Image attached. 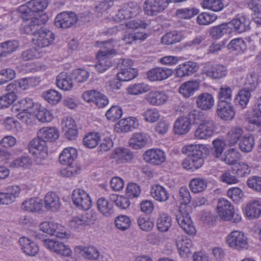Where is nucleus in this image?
I'll return each mask as SVG.
<instances>
[{"label":"nucleus","instance_id":"9d476101","mask_svg":"<svg viewBox=\"0 0 261 261\" xmlns=\"http://www.w3.org/2000/svg\"><path fill=\"white\" fill-rule=\"evenodd\" d=\"M226 242L232 248L241 250L248 247L247 238L244 233L236 230L231 232L227 237Z\"/></svg>","mask_w":261,"mask_h":261},{"label":"nucleus","instance_id":"4468645a","mask_svg":"<svg viewBox=\"0 0 261 261\" xmlns=\"http://www.w3.org/2000/svg\"><path fill=\"white\" fill-rule=\"evenodd\" d=\"M168 0H146L144 10L148 15H156L163 11L168 6Z\"/></svg>","mask_w":261,"mask_h":261},{"label":"nucleus","instance_id":"f257e3e1","mask_svg":"<svg viewBox=\"0 0 261 261\" xmlns=\"http://www.w3.org/2000/svg\"><path fill=\"white\" fill-rule=\"evenodd\" d=\"M182 151L190 157L198 169L204 163V157L206 155L207 148L203 145L190 144L183 147Z\"/></svg>","mask_w":261,"mask_h":261},{"label":"nucleus","instance_id":"5fc2aeb1","mask_svg":"<svg viewBox=\"0 0 261 261\" xmlns=\"http://www.w3.org/2000/svg\"><path fill=\"white\" fill-rule=\"evenodd\" d=\"M18 47V42L15 40L7 41L0 44V57H6L15 51Z\"/></svg>","mask_w":261,"mask_h":261},{"label":"nucleus","instance_id":"37998d69","mask_svg":"<svg viewBox=\"0 0 261 261\" xmlns=\"http://www.w3.org/2000/svg\"><path fill=\"white\" fill-rule=\"evenodd\" d=\"M176 246L180 256H187L191 254V248L192 247V241L187 237L179 239L176 241Z\"/></svg>","mask_w":261,"mask_h":261},{"label":"nucleus","instance_id":"0e129e2a","mask_svg":"<svg viewBox=\"0 0 261 261\" xmlns=\"http://www.w3.org/2000/svg\"><path fill=\"white\" fill-rule=\"evenodd\" d=\"M258 84L257 75L254 71L250 72L247 76L244 88L252 92L256 89Z\"/></svg>","mask_w":261,"mask_h":261},{"label":"nucleus","instance_id":"5701e85b","mask_svg":"<svg viewBox=\"0 0 261 261\" xmlns=\"http://www.w3.org/2000/svg\"><path fill=\"white\" fill-rule=\"evenodd\" d=\"M37 136L46 143L47 142H54L57 140L59 132L54 127H44L38 130Z\"/></svg>","mask_w":261,"mask_h":261},{"label":"nucleus","instance_id":"c756f323","mask_svg":"<svg viewBox=\"0 0 261 261\" xmlns=\"http://www.w3.org/2000/svg\"><path fill=\"white\" fill-rule=\"evenodd\" d=\"M19 242L22 250L27 255L35 256L39 252V246L28 238L24 237L20 238Z\"/></svg>","mask_w":261,"mask_h":261},{"label":"nucleus","instance_id":"c9c22d12","mask_svg":"<svg viewBox=\"0 0 261 261\" xmlns=\"http://www.w3.org/2000/svg\"><path fill=\"white\" fill-rule=\"evenodd\" d=\"M44 203L46 208L53 211L59 209L61 201L59 196L55 193L48 192L44 198Z\"/></svg>","mask_w":261,"mask_h":261},{"label":"nucleus","instance_id":"69168bd1","mask_svg":"<svg viewBox=\"0 0 261 261\" xmlns=\"http://www.w3.org/2000/svg\"><path fill=\"white\" fill-rule=\"evenodd\" d=\"M110 197L116 205L121 209L126 210L130 205V202L128 197L117 195H111Z\"/></svg>","mask_w":261,"mask_h":261},{"label":"nucleus","instance_id":"9b49d317","mask_svg":"<svg viewBox=\"0 0 261 261\" xmlns=\"http://www.w3.org/2000/svg\"><path fill=\"white\" fill-rule=\"evenodd\" d=\"M28 19H22L24 22L22 24L21 31L26 34L33 35L35 36L43 27L45 22L37 16H31Z\"/></svg>","mask_w":261,"mask_h":261},{"label":"nucleus","instance_id":"f704fd0d","mask_svg":"<svg viewBox=\"0 0 261 261\" xmlns=\"http://www.w3.org/2000/svg\"><path fill=\"white\" fill-rule=\"evenodd\" d=\"M57 87L64 91L70 90L73 86L72 77L65 72H61L57 77Z\"/></svg>","mask_w":261,"mask_h":261},{"label":"nucleus","instance_id":"c03bdc74","mask_svg":"<svg viewBox=\"0 0 261 261\" xmlns=\"http://www.w3.org/2000/svg\"><path fill=\"white\" fill-rule=\"evenodd\" d=\"M172 218L168 214L165 213L159 214L157 219L156 225L158 229L161 232H166L171 227Z\"/></svg>","mask_w":261,"mask_h":261},{"label":"nucleus","instance_id":"680f3d73","mask_svg":"<svg viewBox=\"0 0 261 261\" xmlns=\"http://www.w3.org/2000/svg\"><path fill=\"white\" fill-rule=\"evenodd\" d=\"M254 146V138L252 136H244L239 142V147L244 152L251 151Z\"/></svg>","mask_w":261,"mask_h":261},{"label":"nucleus","instance_id":"72a5a7b5","mask_svg":"<svg viewBox=\"0 0 261 261\" xmlns=\"http://www.w3.org/2000/svg\"><path fill=\"white\" fill-rule=\"evenodd\" d=\"M77 155V151L74 148H66L59 155V162L63 165H73Z\"/></svg>","mask_w":261,"mask_h":261},{"label":"nucleus","instance_id":"09e8293b","mask_svg":"<svg viewBox=\"0 0 261 261\" xmlns=\"http://www.w3.org/2000/svg\"><path fill=\"white\" fill-rule=\"evenodd\" d=\"M151 86L143 82L130 85L127 89L128 94L137 95L150 91Z\"/></svg>","mask_w":261,"mask_h":261},{"label":"nucleus","instance_id":"a878e982","mask_svg":"<svg viewBox=\"0 0 261 261\" xmlns=\"http://www.w3.org/2000/svg\"><path fill=\"white\" fill-rule=\"evenodd\" d=\"M167 99L168 96L163 91H151L145 96L147 102L152 106L163 105Z\"/></svg>","mask_w":261,"mask_h":261},{"label":"nucleus","instance_id":"49530a36","mask_svg":"<svg viewBox=\"0 0 261 261\" xmlns=\"http://www.w3.org/2000/svg\"><path fill=\"white\" fill-rule=\"evenodd\" d=\"M100 140V136L98 133L90 132L86 134L83 138L84 145L89 148H95Z\"/></svg>","mask_w":261,"mask_h":261},{"label":"nucleus","instance_id":"6e6d98bb","mask_svg":"<svg viewBox=\"0 0 261 261\" xmlns=\"http://www.w3.org/2000/svg\"><path fill=\"white\" fill-rule=\"evenodd\" d=\"M32 164V161L29 155H22L14 160L10 163V167L13 168H22L26 169L29 168Z\"/></svg>","mask_w":261,"mask_h":261},{"label":"nucleus","instance_id":"f3484780","mask_svg":"<svg viewBox=\"0 0 261 261\" xmlns=\"http://www.w3.org/2000/svg\"><path fill=\"white\" fill-rule=\"evenodd\" d=\"M144 161L150 164L159 165L166 159L165 153L159 149H150L146 150L143 154Z\"/></svg>","mask_w":261,"mask_h":261},{"label":"nucleus","instance_id":"79ce46f5","mask_svg":"<svg viewBox=\"0 0 261 261\" xmlns=\"http://www.w3.org/2000/svg\"><path fill=\"white\" fill-rule=\"evenodd\" d=\"M34 102L32 98L27 97L21 99L14 104L11 108L13 112L19 111H32Z\"/></svg>","mask_w":261,"mask_h":261},{"label":"nucleus","instance_id":"052dcab7","mask_svg":"<svg viewBox=\"0 0 261 261\" xmlns=\"http://www.w3.org/2000/svg\"><path fill=\"white\" fill-rule=\"evenodd\" d=\"M232 93V89L230 87L226 85L221 86L218 92V102L230 103Z\"/></svg>","mask_w":261,"mask_h":261},{"label":"nucleus","instance_id":"bb28decb","mask_svg":"<svg viewBox=\"0 0 261 261\" xmlns=\"http://www.w3.org/2000/svg\"><path fill=\"white\" fill-rule=\"evenodd\" d=\"M199 88V84L196 80L189 81L180 85L178 92L184 97L189 98L194 94Z\"/></svg>","mask_w":261,"mask_h":261},{"label":"nucleus","instance_id":"0eeeda50","mask_svg":"<svg viewBox=\"0 0 261 261\" xmlns=\"http://www.w3.org/2000/svg\"><path fill=\"white\" fill-rule=\"evenodd\" d=\"M30 152L37 156V162L41 164L42 160H45L48 156V149L46 143L39 138L32 140L28 145Z\"/></svg>","mask_w":261,"mask_h":261},{"label":"nucleus","instance_id":"39448f33","mask_svg":"<svg viewBox=\"0 0 261 261\" xmlns=\"http://www.w3.org/2000/svg\"><path fill=\"white\" fill-rule=\"evenodd\" d=\"M201 73L212 80H221L227 76L228 70L223 64L208 62L203 66Z\"/></svg>","mask_w":261,"mask_h":261},{"label":"nucleus","instance_id":"338daca9","mask_svg":"<svg viewBox=\"0 0 261 261\" xmlns=\"http://www.w3.org/2000/svg\"><path fill=\"white\" fill-rule=\"evenodd\" d=\"M122 116V110L118 106H113L109 109L106 113V116L107 119L112 121H116Z\"/></svg>","mask_w":261,"mask_h":261},{"label":"nucleus","instance_id":"58836bf2","mask_svg":"<svg viewBox=\"0 0 261 261\" xmlns=\"http://www.w3.org/2000/svg\"><path fill=\"white\" fill-rule=\"evenodd\" d=\"M244 131L241 126L236 125L231 127L228 132L226 141L228 145L232 146L235 145L243 136Z\"/></svg>","mask_w":261,"mask_h":261},{"label":"nucleus","instance_id":"6e6552de","mask_svg":"<svg viewBox=\"0 0 261 261\" xmlns=\"http://www.w3.org/2000/svg\"><path fill=\"white\" fill-rule=\"evenodd\" d=\"M72 199L74 205L79 209L87 211L92 206V201L90 196L83 190L75 189L72 192Z\"/></svg>","mask_w":261,"mask_h":261},{"label":"nucleus","instance_id":"4d7b16f0","mask_svg":"<svg viewBox=\"0 0 261 261\" xmlns=\"http://www.w3.org/2000/svg\"><path fill=\"white\" fill-rule=\"evenodd\" d=\"M219 180L220 181L228 185L235 184L239 182L233 169L223 171L219 177Z\"/></svg>","mask_w":261,"mask_h":261},{"label":"nucleus","instance_id":"13d9d810","mask_svg":"<svg viewBox=\"0 0 261 261\" xmlns=\"http://www.w3.org/2000/svg\"><path fill=\"white\" fill-rule=\"evenodd\" d=\"M138 75L137 71L134 68L122 69L117 73V76L122 82L129 81L135 78Z\"/></svg>","mask_w":261,"mask_h":261},{"label":"nucleus","instance_id":"603ef678","mask_svg":"<svg viewBox=\"0 0 261 261\" xmlns=\"http://www.w3.org/2000/svg\"><path fill=\"white\" fill-rule=\"evenodd\" d=\"M42 96L46 101L51 105H56L58 103L62 98L61 93L53 89H49L43 92L42 94Z\"/></svg>","mask_w":261,"mask_h":261},{"label":"nucleus","instance_id":"423d86ee","mask_svg":"<svg viewBox=\"0 0 261 261\" xmlns=\"http://www.w3.org/2000/svg\"><path fill=\"white\" fill-rule=\"evenodd\" d=\"M174 215L178 225L186 233L189 234L195 233L196 230L191 218L185 207L179 206Z\"/></svg>","mask_w":261,"mask_h":261},{"label":"nucleus","instance_id":"473e14b6","mask_svg":"<svg viewBox=\"0 0 261 261\" xmlns=\"http://www.w3.org/2000/svg\"><path fill=\"white\" fill-rule=\"evenodd\" d=\"M196 103L198 108L202 110H210L214 105L213 96L208 93H202L198 96Z\"/></svg>","mask_w":261,"mask_h":261},{"label":"nucleus","instance_id":"20e7f679","mask_svg":"<svg viewBox=\"0 0 261 261\" xmlns=\"http://www.w3.org/2000/svg\"><path fill=\"white\" fill-rule=\"evenodd\" d=\"M217 125L212 118L205 117L195 131L194 136L197 139H207L211 137L216 130Z\"/></svg>","mask_w":261,"mask_h":261},{"label":"nucleus","instance_id":"a211bd4d","mask_svg":"<svg viewBox=\"0 0 261 261\" xmlns=\"http://www.w3.org/2000/svg\"><path fill=\"white\" fill-rule=\"evenodd\" d=\"M35 45L39 48H44L52 44L55 40V35L50 30L42 28L38 32Z\"/></svg>","mask_w":261,"mask_h":261},{"label":"nucleus","instance_id":"a19ab883","mask_svg":"<svg viewBox=\"0 0 261 261\" xmlns=\"http://www.w3.org/2000/svg\"><path fill=\"white\" fill-rule=\"evenodd\" d=\"M251 91L245 88L240 90L234 98L235 105L241 109L246 108L251 96Z\"/></svg>","mask_w":261,"mask_h":261},{"label":"nucleus","instance_id":"7c9ffc66","mask_svg":"<svg viewBox=\"0 0 261 261\" xmlns=\"http://www.w3.org/2000/svg\"><path fill=\"white\" fill-rule=\"evenodd\" d=\"M147 135L144 133H134L128 141L129 146L133 149L138 150L145 147L147 143Z\"/></svg>","mask_w":261,"mask_h":261},{"label":"nucleus","instance_id":"864d4df0","mask_svg":"<svg viewBox=\"0 0 261 261\" xmlns=\"http://www.w3.org/2000/svg\"><path fill=\"white\" fill-rule=\"evenodd\" d=\"M189 186L192 192L198 193L203 191L206 188L207 182L204 179L194 178L190 180Z\"/></svg>","mask_w":261,"mask_h":261},{"label":"nucleus","instance_id":"aec40b11","mask_svg":"<svg viewBox=\"0 0 261 261\" xmlns=\"http://www.w3.org/2000/svg\"><path fill=\"white\" fill-rule=\"evenodd\" d=\"M96 219V214L89 212L86 213L84 215L74 217L70 221V225L73 227L78 228L93 224Z\"/></svg>","mask_w":261,"mask_h":261},{"label":"nucleus","instance_id":"f03ea898","mask_svg":"<svg viewBox=\"0 0 261 261\" xmlns=\"http://www.w3.org/2000/svg\"><path fill=\"white\" fill-rule=\"evenodd\" d=\"M47 0H31L18 7V11L22 19H28L31 16H36V14L42 12L48 6Z\"/></svg>","mask_w":261,"mask_h":261},{"label":"nucleus","instance_id":"a18cd8bd","mask_svg":"<svg viewBox=\"0 0 261 261\" xmlns=\"http://www.w3.org/2000/svg\"><path fill=\"white\" fill-rule=\"evenodd\" d=\"M42 207L41 200L38 198H30L25 200L22 203V209L30 212H36L41 210Z\"/></svg>","mask_w":261,"mask_h":261},{"label":"nucleus","instance_id":"e2e57ef3","mask_svg":"<svg viewBox=\"0 0 261 261\" xmlns=\"http://www.w3.org/2000/svg\"><path fill=\"white\" fill-rule=\"evenodd\" d=\"M35 116L38 121L42 123L49 122L53 118L52 113L43 107H39L38 108V111Z\"/></svg>","mask_w":261,"mask_h":261},{"label":"nucleus","instance_id":"412c9836","mask_svg":"<svg viewBox=\"0 0 261 261\" xmlns=\"http://www.w3.org/2000/svg\"><path fill=\"white\" fill-rule=\"evenodd\" d=\"M198 64L192 61H188L177 66L176 68V75L178 77L190 76L198 71Z\"/></svg>","mask_w":261,"mask_h":261},{"label":"nucleus","instance_id":"4c0bfd02","mask_svg":"<svg viewBox=\"0 0 261 261\" xmlns=\"http://www.w3.org/2000/svg\"><path fill=\"white\" fill-rule=\"evenodd\" d=\"M191 122L187 117H182L176 120L174 124V131L175 134L183 135L187 134L190 129Z\"/></svg>","mask_w":261,"mask_h":261},{"label":"nucleus","instance_id":"cd10ccee","mask_svg":"<svg viewBox=\"0 0 261 261\" xmlns=\"http://www.w3.org/2000/svg\"><path fill=\"white\" fill-rule=\"evenodd\" d=\"M217 113L221 119L226 121L232 119L235 114L232 105L226 102H218Z\"/></svg>","mask_w":261,"mask_h":261},{"label":"nucleus","instance_id":"6ab92c4d","mask_svg":"<svg viewBox=\"0 0 261 261\" xmlns=\"http://www.w3.org/2000/svg\"><path fill=\"white\" fill-rule=\"evenodd\" d=\"M229 24L233 27L235 31L239 33H243L250 29V20L248 16L244 14H238Z\"/></svg>","mask_w":261,"mask_h":261},{"label":"nucleus","instance_id":"f8f14e48","mask_svg":"<svg viewBox=\"0 0 261 261\" xmlns=\"http://www.w3.org/2000/svg\"><path fill=\"white\" fill-rule=\"evenodd\" d=\"M40 230L47 234L55 236L59 238H68L69 234L60 225L52 222H44L40 225Z\"/></svg>","mask_w":261,"mask_h":261},{"label":"nucleus","instance_id":"de8ad7c7","mask_svg":"<svg viewBox=\"0 0 261 261\" xmlns=\"http://www.w3.org/2000/svg\"><path fill=\"white\" fill-rule=\"evenodd\" d=\"M228 49L243 53L246 50L247 45L245 40L242 38H236L231 40L227 45Z\"/></svg>","mask_w":261,"mask_h":261},{"label":"nucleus","instance_id":"2eb2a0df","mask_svg":"<svg viewBox=\"0 0 261 261\" xmlns=\"http://www.w3.org/2000/svg\"><path fill=\"white\" fill-rule=\"evenodd\" d=\"M44 245L49 250L63 256H69L71 250L68 246L58 241L47 239L43 241Z\"/></svg>","mask_w":261,"mask_h":261},{"label":"nucleus","instance_id":"8fccbe9b","mask_svg":"<svg viewBox=\"0 0 261 261\" xmlns=\"http://www.w3.org/2000/svg\"><path fill=\"white\" fill-rule=\"evenodd\" d=\"M115 158L120 163L129 162L134 158V154L129 149L125 148H118L115 149Z\"/></svg>","mask_w":261,"mask_h":261},{"label":"nucleus","instance_id":"dca6fc26","mask_svg":"<svg viewBox=\"0 0 261 261\" xmlns=\"http://www.w3.org/2000/svg\"><path fill=\"white\" fill-rule=\"evenodd\" d=\"M44 245L49 250L63 256H69L71 250L68 246L58 241L47 239L43 241Z\"/></svg>","mask_w":261,"mask_h":261},{"label":"nucleus","instance_id":"3c124183","mask_svg":"<svg viewBox=\"0 0 261 261\" xmlns=\"http://www.w3.org/2000/svg\"><path fill=\"white\" fill-rule=\"evenodd\" d=\"M241 158V154L236 148H230L225 152L223 161L228 165L235 164Z\"/></svg>","mask_w":261,"mask_h":261},{"label":"nucleus","instance_id":"774afa93","mask_svg":"<svg viewBox=\"0 0 261 261\" xmlns=\"http://www.w3.org/2000/svg\"><path fill=\"white\" fill-rule=\"evenodd\" d=\"M116 226L121 230H125L129 228L132 221L126 215H120L115 219Z\"/></svg>","mask_w":261,"mask_h":261},{"label":"nucleus","instance_id":"bf43d9fd","mask_svg":"<svg viewBox=\"0 0 261 261\" xmlns=\"http://www.w3.org/2000/svg\"><path fill=\"white\" fill-rule=\"evenodd\" d=\"M181 34L176 31L168 32L165 34L162 38V43L164 44L169 45L180 41Z\"/></svg>","mask_w":261,"mask_h":261},{"label":"nucleus","instance_id":"4be33fe9","mask_svg":"<svg viewBox=\"0 0 261 261\" xmlns=\"http://www.w3.org/2000/svg\"><path fill=\"white\" fill-rule=\"evenodd\" d=\"M172 74L171 69L164 67L155 68L147 72V78L150 81H162L168 78Z\"/></svg>","mask_w":261,"mask_h":261},{"label":"nucleus","instance_id":"1a4fd4ad","mask_svg":"<svg viewBox=\"0 0 261 261\" xmlns=\"http://www.w3.org/2000/svg\"><path fill=\"white\" fill-rule=\"evenodd\" d=\"M141 12L140 7L133 2L125 4L117 12L115 15L116 21L127 19L136 16Z\"/></svg>","mask_w":261,"mask_h":261},{"label":"nucleus","instance_id":"ddd939ff","mask_svg":"<svg viewBox=\"0 0 261 261\" xmlns=\"http://www.w3.org/2000/svg\"><path fill=\"white\" fill-rule=\"evenodd\" d=\"M78 17L72 12H63L59 14L55 18V24L58 28H69L77 21Z\"/></svg>","mask_w":261,"mask_h":261},{"label":"nucleus","instance_id":"e433bc0d","mask_svg":"<svg viewBox=\"0 0 261 261\" xmlns=\"http://www.w3.org/2000/svg\"><path fill=\"white\" fill-rule=\"evenodd\" d=\"M150 194L154 199L160 202H165L169 198V194L167 190L160 185L152 186Z\"/></svg>","mask_w":261,"mask_h":261},{"label":"nucleus","instance_id":"2f4dec72","mask_svg":"<svg viewBox=\"0 0 261 261\" xmlns=\"http://www.w3.org/2000/svg\"><path fill=\"white\" fill-rule=\"evenodd\" d=\"M139 126L138 119L134 117H129L119 120L116 124V127L122 132L132 131Z\"/></svg>","mask_w":261,"mask_h":261},{"label":"nucleus","instance_id":"c85d7f7f","mask_svg":"<svg viewBox=\"0 0 261 261\" xmlns=\"http://www.w3.org/2000/svg\"><path fill=\"white\" fill-rule=\"evenodd\" d=\"M108 53L109 52L98 51L96 57L98 61L95 67L99 72L102 73L112 66L110 57L107 56Z\"/></svg>","mask_w":261,"mask_h":261},{"label":"nucleus","instance_id":"7ed1b4c3","mask_svg":"<svg viewBox=\"0 0 261 261\" xmlns=\"http://www.w3.org/2000/svg\"><path fill=\"white\" fill-rule=\"evenodd\" d=\"M217 208L218 214L223 220L238 223L241 220V215L234 213L233 205L225 198L219 199Z\"/></svg>","mask_w":261,"mask_h":261},{"label":"nucleus","instance_id":"b1692460","mask_svg":"<svg viewBox=\"0 0 261 261\" xmlns=\"http://www.w3.org/2000/svg\"><path fill=\"white\" fill-rule=\"evenodd\" d=\"M245 212L246 216L250 219L259 217L261 215V200H250L245 207Z\"/></svg>","mask_w":261,"mask_h":261},{"label":"nucleus","instance_id":"393cba45","mask_svg":"<svg viewBox=\"0 0 261 261\" xmlns=\"http://www.w3.org/2000/svg\"><path fill=\"white\" fill-rule=\"evenodd\" d=\"M74 251L79 256L89 259H96L100 255L98 249L94 246H77L74 248Z\"/></svg>","mask_w":261,"mask_h":261},{"label":"nucleus","instance_id":"ea45409f","mask_svg":"<svg viewBox=\"0 0 261 261\" xmlns=\"http://www.w3.org/2000/svg\"><path fill=\"white\" fill-rule=\"evenodd\" d=\"M97 207L99 211L106 217H110L114 213L113 203L104 197H100L97 200Z\"/></svg>","mask_w":261,"mask_h":261}]
</instances>
